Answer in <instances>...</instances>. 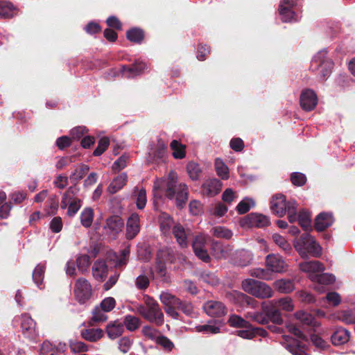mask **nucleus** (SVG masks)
Segmentation results:
<instances>
[{
    "instance_id": "nucleus-1",
    "label": "nucleus",
    "mask_w": 355,
    "mask_h": 355,
    "mask_svg": "<svg viewBox=\"0 0 355 355\" xmlns=\"http://www.w3.org/2000/svg\"><path fill=\"white\" fill-rule=\"evenodd\" d=\"M163 192L170 200L176 196L175 205L178 209H182L188 200V187L184 183L178 182V174L173 171H170L165 178L157 180L154 182V198H162Z\"/></svg>"
},
{
    "instance_id": "nucleus-2",
    "label": "nucleus",
    "mask_w": 355,
    "mask_h": 355,
    "mask_svg": "<svg viewBox=\"0 0 355 355\" xmlns=\"http://www.w3.org/2000/svg\"><path fill=\"white\" fill-rule=\"evenodd\" d=\"M143 300L144 304L137 305V313L156 326H162L164 322V315L158 302L148 295H144Z\"/></svg>"
},
{
    "instance_id": "nucleus-3",
    "label": "nucleus",
    "mask_w": 355,
    "mask_h": 355,
    "mask_svg": "<svg viewBox=\"0 0 355 355\" xmlns=\"http://www.w3.org/2000/svg\"><path fill=\"white\" fill-rule=\"evenodd\" d=\"M261 307V312L249 313L250 317L253 321L261 324H267L269 321L276 324H282L283 323L281 313L272 302L268 303L263 302Z\"/></svg>"
},
{
    "instance_id": "nucleus-4",
    "label": "nucleus",
    "mask_w": 355,
    "mask_h": 355,
    "mask_svg": "<svg viewBox=\"0 0 355 355\" xmlns=\"http://www.w3.org/2000/svg\"><path fill=\"white\" fill-rule=\"evenodd\" d=\"M333 66V62L327 58V52L322 51L313 58L310 69L320 80L324 81L329 77Z\"/></svg>"
},
{
    "instance_id": "nucleus-5",
    "label": "nucleus",
    "mask_w": 355,
    "mask_h": 355,
    "mask_svg": "<svg viewBox=\"0 0 355 355\" xmlns=\"http://www.w3.org/2000/svg\"><path fill=\"white\" fill-rule=\"evenodd\" d=\"M243 290L261 299L269 298L272 295V290L266 283L253 279H246L242 282Z\"/></svg>"
},
{
    "instance_id": "nucleus-6",
    "label": "nucleus",
    "mask_w": 355,
    "mask_h": 355,
    "mask_svg": "<svg viewBox=\"0 0 355 355\" xmlns=\"http://www.w3.org/2000/svg\"><path fill=\"white\" fill-rule=\"evenodd\" d=\"M295 248L301 254L307 252L313 257H318L321 253V247L314 238L307 232L302 234L297 239Z\"/></svg>"
},
{
    "instance_id": "nucleus-7",
    "label": "nucleus",
    "mask_w": 355,
    "mask_h": 355,
    "mask_svg": "<svg viewBox=\"0 0 355 355\" xmlns=\"http://www.w3.org/2000/svg\"><path fill=\"white\" fill-rule=\"evenodd\" d=\"M92 286L85 278H79L75 283L74 295L80 304H85L92 296Z\"/></svg>"
},
{
    "instance_id": "nucleus-8",
    "label": "nucleus",
    "mask_w": 355,
    "mask_h": 355,
    "mask_svg": "<svg viewBox=\"0 0 355 355\" xmlns=\"http://www.w3.org/2000/svg\"><path fill=\"white\" fill-rule=\"evenodd\" d=\"M297 0H282L279 5V14L282 22L296 21V13L293 8L297 6Z\"/></svg>"
},
{
    "instance_id": "nucleus-9",
    "label": "nucleus",
    "mask_w": 355,
    "mask_h": 355,
    "mask_svg": "<svg viewBox=\"0 0 355 355\" xmlns=\"http://www.w3.org/2000/svg\"><path fill=\"white\" fill-rule=\"evenodd\" d=\"M302 109L306 112L313 110L318 105V97L315 92L311 89L302 90L300 97Z\"/></svg>"
},
{
    "instance_id": "nucleus-10",
    "label": "nucleus",
    "mask_w": 355,
    "mask_h": 355,
    "mask_svg": "<svg viewBox=\"0 0 355 355\" xmlns=\"http://www.w3.org/2000/svg\"><path fill=\"white\" fill-rule=\"evenodd\" d=\"M203 309L205 312L211 317L220 318L227 313L225 305L218 301L210 300L207 302L203 306Z\"/></svg>"
},
{
    "instance_id": "nucleus-11",
    "label": "nucleus",
    "mask_w": 355,
    "mask_h": 355,
    "mask_svg": "<svg viewBox=\"0 0 355 355\" xmlns=\"http://www.w3.org/2000/svg\"><path fill=\"white\" fill-rule=\"evenodd\" d=\"M36 323L31 317L27 314L21 316V328L24 337L29 340H34L37 336Z\"/></svg>"
},
{
    "instance_id": "nucleus-12",
    "label": "nucleus",
    "mask_w": 355,
    "mask_h": 355,
    "mask_svg": "<svg viewBox=\"0 0 355 355\" xmlns=\"http://www.w3.org/2000/svg\"><path fill=\"white\" fill-rule=\"evenodd\" d=\"M269 218L261 214L250 213L243 220V225L262 228L270 225Z\"/></svg>"
},
{
    "instance_id": "nucleus-13",
    "label": "nucleus",
    "mask_w": 355,
    "mask_h": 355,
    "mask_svg": "<svg viewBox=\"0 0 355 355\" xmlns=\"http://www.w3.org/2000/svg\"><path fill=\"white\" fill-rule=\"evenodd\" d=\"M140 231V218L138 214L133 213L128 218L126 223L125 237L128 240L133 239Z\"/></svg>"
},
{
    "instance_id": "nucleus-14",
    "label": "nucleus",
    "mask_w": 355,
    "mask_h": 355,
    "mask_svg": "<svg viewBox=\"0 0 355 355\" xmlns=\"http://www.w3.org/2000/svg\"><path fill=\"white\" fill-rule=\"evenodd\" d=\"M270 209L272 213L279 217L286 213V196L283 194H275L270 200Z\"/></svg>"
},
{
    "instance_id": "nucleus-15",
    "label": "nucleus",
    "mask_w": 355,
    "mask_h": 355,
    "mask_svg": "<svg viewBox=\"0 0 355 355\" xmlns=\"http://www.w3.org/2000/svg\"><path fill=\"white\" fill-rule=\"evenodd\" d=\"M266 266L272 272H282L284 271L286 264L280 256L270 254L266 258Z\"/></svg>"
},
{
    "instance_id": "nucleus-16",
    "label": "nucleus",
    "mask_w": 355,
    "mask_h": 355,
    "mask_svg": "<svg viewBox=\"0 0 355 355\" xmlns=\"http://www.w3.org/2000/svg\"><path fill=\"white\" fill-rule=\"evenodd\" d=\"M334 223L332 213L321 212L315 219L314 228L318 232H323Z\"/></svg>"
},
{
    "instance_id": "nucleus-17",
    "label": "nucleus",
    "mask_w": 355,
    "mask_h": 355,
    "mask_svg": "<svg viewBox=\"0 0 355 355\" xmlns=\"http://www.w3.org/2000/svg\"><path fill=\"white\" fill-rule=\"evenodd\" d=\"M222 186V182L218 179L208 180L202 184V193L208 197L215 196L221 191Z\"/></svg>"
},
{
    "instance_id": "nucleus-18",
    "label": "nucleus",
    "mask_w": 355,
    "mask_h": 355,
    "mask_svg": "<svg viewBox=\"0 0 355 355\" xmlns=\"http://www.w3.org/2000/svg\"><path fill=\"white\" fill-rule=\"evenodd\" d=\"M350 337V333L343 327H336L331 336V343L335 346L346 343Z\"/></svg>"
},
{
    "instance_id": "nucleus-19",
    "label": "nucleus",
    "mask_w": 355,
    "mask_h": 355,
    "mask_svg": "<svg viewBox=\"0 0 355 355\" xmlns=\"http://www.w3.org/2000/svg\"><path fill=\"white\" fill-rule=\"evenodd\" d=\"M124 221L117 215L110 216L106 219L105 229L107 228L113 234H118L123 230Z\"/></svg>"
},
{
    "instance_id": "nucleus-20",
    "label": "nucleus",
    "mask_w": 355,
    "mask_h": 355,
    "mask_svg": "<svg viewBox=\"0 0 355 355\" xmlns=\"http://www.w3.org/2000/svg\"><path fill=\"white\" fill-rule=\"evenodd\" d=\"M108 273V267L104 260H97L92 266L93 277L99 282H103Z\"/></svg>"
},
{
    "instance_id": "nucleus-21",
    "label": "nucleus",
    "mask_w": 355,
    "mask_h": 355,
    "mask_svg": "<svg viewBox=\"0 0 355 355\" xmlns=\"http://www.w3.org/2000/svg\"><path fill=\"white\" fill-rule=\"evenodd\" d=\"M300 268L302 271L311 273V275L317 274L322 272L324 267L319 261H305L300 264Z\"/></svg>"
},
{
    "instance_id": "nucleus-22",
    "label": "nucleus",
    "mask_w": 355,
    "mask_h": 355,
    "mask_svg": "<svg viewBox=\"0 0 355 355\" xmlns=\"http://www.w3.org/2000/svg\"><path fill=\"white\" fill-rule=\"evenodd\" d=\"M17 13L14 5L5 0H0V17L4 19L12 18Z\"/></svg>"
},
{
    "instance_id": "nucleus-23",
    "label": "nucleus",
    "mask_w": 355,
    "mask_h": 355,
    "mask_svg": "<svg viewBox=\"0 0 355 355\" xmlns=\"http://www.w3.org/2000/svg\"><path fill=\"white\" fill-rule=\"evenodd\" d=\"M103 334L101 329H83L80 331L81 337L92 343L100 340L103 336Z\"/></svg>"
},
{
    "instance_id": "nucleus-24",
    "label": "nucleus",
    "mask_w": 355,
    "mask_h": 355,
    "mask_svg": "<svg viewBox=\"0 0 355 355\" xmlns=\"http://www.w3.org/2000/svg\"><path fill=\"white\" fill-rule=\"evenodd\" d=\"M296 318L302 325L318 327L320 323L309 313L301 311L295 313Z\"/></svg>"
},
{
    "instance_id": "nucleus-25",
    "label": "nucleus",
    "mask_w": 355,
    "mask_h": 355,
    "mask_svg": "<svg viewBox=\"0 0 355 355\" xmlns=\"http://www.w3.org/2000/svg\"><path fill=\"white\" fill-rule=\"evenodd\" d=\"M123 324L118 321L111 322L106 327V333L110 339H115L123 333Z\"/></svg>"
},
{
    "instance_id": "nucleus-26",
    "label": "nucleus",
    "mask_w": 355,
    "mask_h": 355,
    "mask_svg": "<svg viewBox=\"0 0 355 355\" xmlns=\"http://www.w3.org/2000/svg\"><path fill=\"white\" fill-rule=\"evenodd\" d=\"M146 64L143 62H136L130 66H123V71L128 73V77H134L143 73L146 69Z\"/></svg>"
},
{
    "instance_id": "nucleus-27",
    "label": "nucleus",
    "mask_w": 355,
    "mask_h": 355,
    "mask_svg": "<svg viewBox=\"0 0 355 355\" xmlns=\"http://www.w3.org/2000/svg\"><path fill=\"white\" fill-rule=\"evenodd\" d=\"M125 35L130 42L135 44H141L145 37V32L140 28L134 27L127 31Z\"/></svg>"
},
{
    "instance_id": "nucleus-28",
    "label": "nucleus",
    "mask_w": 355,
    "mask_h": 355,
    "mask_svg": "<svg viewBox=\"0 0 355 355\" xmlns=\"http://www.w3.org/2000/svg\"><path fill=\"white\" fill-rule=\"evenodd\" d=\"M45 270V265L39 263L36 266L33 272V280L37 286L40 289L44 287L43 281L44 278Z\"/></svg>"
},
{
    "instance_id": "nucleus-29",
    "label": "nucleus",
    "mask_w": 355,
    "mask_h": 355,
    "mask_svg": "<svg viewBox=\"0 0 355 355\" xmlns=\"http://www.w3.org/2000/svg\"><path fill=\"white\" fill-rule=\"evenodd\" d=\"M173 234L182 248L187 246V234L181 225H176L173 227Z\"/></svg>"
},
{
    "instance_id": "nucleus-30",
    "label": "nucleus",
    "mask_w": 355,
    "mask_h": 355,
    "mask_svg": "<svg viewBox=\"0 0 355 355\" xmlns=\"http://www.w3.org/2000/svg\"><path fill=\"white\" fill-rule=\"evenodd\" d=\"M172 155L175 159H182L186 157V146L173 139L170 144Z\"/></svg>"
},
{
    "instance_id": "nucleus-31",
    "label": "nucleus",
    "mask_w": 355,
    "mask_h": 355,
    "mask_svg": "<svg viewBox=\"0 0 355 355\" xmlns=\"http://www.w3.org/2000/svg\"><path fill=\"white\" fill-rule=\"evenodd\" d=\"M128 176L126 173H123L115 178L108 187L110 193H115L119 190L121 189L124 185L126 184Z\"/></svg>"
},
{
    "instance_id": "nucleus-32",
    "label": "nucleus",
    "mask_w": 355,
    "mask_h": 355,
    "mask_svg": "<svg viewBox=\"0 0 355 355\" xmlns=\"http://www.w3.org/2000/svg\"><path fill=\"white\" fill-rule=\"evenodd\" d=\"M275 288L284 293H289L294 290V282L289 279H281L275 282Z\"/></svg>"
},
{
    "instance_id": "nucleus-33",
    "label": "nucleus",
    "mask_w": 355,
    "mask_h": 355,
    "mask_svg": "<svg viewBox=\"0 0 355 355\" xmlns=\"http://www.w3.org/2000/svg\"><path fill=\"white\" fill-rule=\"evenodd\" d=\"M309 278L311 281L322 285L331 284L336 280L334 275L329 273L313 274L311 275Z\"/></svg>"
},
{
    "instance_id": "nucleus-34",
    "label": "nucleus",
    "mask_w": 355,
    "mask_h": 355,
    "mask_svg": "<svg viewBox=\"0 0 355 355\" xmlns=\"http://www.w3.org/2000/svg\"><path fill=\"white\" fill-rule=\"evenodd\" d=\"M89 171V166L86 164H81L79 167L76 168L71 173L69 178L71 182L74 184H78V182L83 178V177Z\"/></svg>"
},
{
    "instance_id": "nucleus-35",
    "label": "nucleus",
    "mask_w": 355,
    "mask_h": 355,
    "mask_svg": "<svg viewBox=\"0 0 355 355\" xmlns=\"http://www.w3.org/2000/svg\"><path fill=\"white\" fill-rule=\"evenodd\" d=\"M168 250H160L157 253L156 269L160 275H164L166 272V259L164 257L168 255Z\"/></svg>"
},
{
    "instance_id": "nucleus-36",
    "label": "nucleus",
    "mask_w": 355,
    "mask_h": 355,
    "mask_svg": "<svg viewBox=\"0 0 355 355\" xmlns=\"http://www.w3.org/2000/svg\"><path fill=\"white\" fill-rule=\"evenodd\" d=\"M141 322V320L139 318L132 315H127L125 316L122 324H123V327H125L128 331H135L139 329Z\"/></svg>"
},
{
    "instance_id": "nucleus-37",
    "label": "nucleus",
    "mask_w": 355,
    "mask_h": 355,
    "mask_svg": "<svg viewBox=\"0 0 355 355\" xmlns=\"http://www.w3.org/2000/svg\"><path fill=\"white\" fill-rule=\"evenodd\" d=\"M285 347L293 355H306L301 343L295 339H291L286 343Z\"/></svg>"
},
{
    "instance_id": "nucleus-38",
    "label": "nucleus",
    "mask_w": 355,
    "mask_h": 355,
    "mask_svg": "<svg viewBox=\"0 0 355 355\" xmlns=\"http://www.w3.org/2000/svg\"><path fill=\"white\" fill-rule=\"evenodd\" d=\"M230 327L235 328H248L251 327V324L236 314L231 315L227 320Z\"/></svg>"
},
{
    "instance_id": "nucleus-39",
    "label": "nucleus",
    "mask_w": 355,
    "mask_h": 355,
    "mask_svg": "<svg viewBox=\"0 0 355 355\" xmlns=\"http://www.w3.org/2000/svg\"><path fill=\"white\" fill-rule=\"evenodd\" d=\"M298 223L304 230L309 231L312 230L311 225V214L309 211L305 210L300 211L298 214Z\"/></svg>"
},
{
    "instance_id": "nucleus-40",
    "label": "nucleus",
    "mask_w": 355,
    "mask_h": 355,
    "mask_svg": "<svg viewBox=\"0 0 355 355\" xmlns=\"http://www.w3.org/2000/svg\"><path fill=\"white\" fill-rule=\"evenodd\" d=\"M94 219V210L90 207L85 208L80 214V223L86 228L92 226Z\"/></svg>"
},
{
    "instance_id": "nucleus-41",
    "label": "nucleus",
    "mask_w": 355,
    "mask_h": 355,
    "mask_svg": "<svg viewBox=\"0 0 355 355\" xmlns=\"http://www.w3.org/2000/svg\"><path fill=\"white\" fill-rule=\"evenodd\" d=\"M215 169L217 175L223 180H227L229 178V168L220 158L215 159Z\"/></svg>"
},
{
    "instance_id": "nucleus-42",
    "label": "nucleus",
    "mask_w": 355,
    "mask_h": 355,
    "mask_svg": "<svg viewBox=\"0 0 355 355\" xmlns=\"http://www.w3.org/2000/svg\"><path fill=\"white\" fill-rule=\"evenodd\" d=\"M187 171L188 175L192 180H197L199 179L202 171L198 164L194 162H190L187 166Z\"/></svg>"
},
{
    "instance_id": "nucleus-43",
    "label": "nucleus",
    "mask_w": 355,
    "mask_h": 355,
    "mask_svg": "<svg viewBox=\"0 0 355 355\" xmlns=\"http://www.w3.org/2000/svg\"><path fill=\"white\" fill-rule=\"evenodd\" d=\"M211 232L217 238L230 239L233 236L231 230L222 226L214 227L211 229Z\"/></svg>"
},
{
    "instance_id": "nucleus-44",
    "label": "nucleus",
    "mask_w": 355,
    "mask_h": 355,
    "mask_svg": "<svg viewBox=\"0 0 355 355\" xmlns=\"http://www.w3.org/2000/svg\"><path fill=\"white\" fill-rule=\"evenodd\" d=\"M69 346L71 352L76 354L80 352H86L88 351V346L82 341L70 340Z\"/></svg>"
},
{
    "instance_id": "nucleus-45",
    "label": "nucleus",
    "mask_w": 355,
    "mask_h": 355,
    "mask_svg": "<svg viewBox=\"0 0 355 355\" xmlns=\"http://www.w3.org/2000/svg\"><path fill=\"white\" fill-rule=\"evenodd\" d=\"M159 299L165 307H167L171 306H175L177 302H178L179 298L168 293H162L159 296Z\"/></svg>"
},
{
    "instance_id": "nucleus-46",
    "label": "nucleus",
    "mask_w": 355,
    "mask_h": 355,
    "mask_svg": "<svg viewBox=\"0 0 355 355\" xmlns=\"http://www.w3.org/2000/svg\"><path fill=\"white\" fill-rule=\"evenodd\" d=\"M159 299L165 307H167L171 306H175L177 302H178L179 298L168 293H162L159 296Z\"/></svg>"
},
{
    "instance_id": "nucleus-47",
    "label": "nucleus",
    "mask_w": 355,
    "mask_h": 355,
    "mask_svg": "<svg viewBox=\"0 0 355 355\" xmlns=\"http://www.w3.org/2000/svg\"><path fill=\"white\" fill-rule=\"evenodd\" d=\"M110 146V139L108 137H104L99 139L98 146L93 152V155L98 157L101 155Z\"/></svg>"
},
{
    "instance_id": "nucleus-48",
    "label": "nucleus",
    "mask_w": 355,
    "mask_h": 355,
    "mask_svg": "<svg viewBox=\"0 0 355 355\" xmlns=\"http://www.w3.org/2000/svg\"><path fill=\"white\" fill-rule=\"evenodd\" d=\"M175 306L187 315H191L193 313V306L190 302L183 301L179 298Z\"/></svg>"
},
{
    "instance_id": "nucleus-49",
    "label": "nucleus",
    "mask_w": 355,
    "mask_h": 355,
    "mask_svg": "<svg viewBox=\"0 0 355 355\" xmlns=\"http://www.w3.org/2000/svg\"><path fill=\"white\" fill-rule=\"evenodd\" d=\"M272 239L273 242L282 250L285 251H290L291 250L290 244L282 235L279 234H274L272 236Z\"/></svg>"
},
{
    "instance_id": "nucleus-50",
    "label": "nucleus",
    "mask_w": 355,
    "mask_h": 355,
    "mask_svg": "<svg viewBox=\"0 0 355 355\" xmlns=\"http://www.w3.org/2000/svg\"><path fill=\"white\" fill-rule=\"evenodd\" d=\"M81 207V200L79 198H74L69 200V207L67 214L69 216H73Z\"/></svg>"
},
{
    "instance_id": "nucleus-51",
    "label": "nucleus",
    "mask_w": 355,
    "mask_h": 355,
    "mask_svg": "<svg viewBox=\"0 0 355 355\" xmlns=\"http://www.w3.org/2000/svg\"><path fill=\"white\" fill-rule=\"evenodd\" d=\"M291 181L296 187H302L306 182V177L300 172H294L291 175Z\"/></svg>"
},
{
    "instance_id": "nucleus-52",
    "label": "nucleus",
    "mask_w": 355,
    "mask_h": 355,
    "mask_svg": "<svg viewBox=\"0 0 355 355\" xmlns=\"http://www.w3.org/2000/svg\"><path fill=\"white\" fill-rule=\"evenodd\" d=\"M91 263L89 256L87 254L80 255L76 259L77 267L79 270L85 271Z\"/></svg>"
},
{
    "instance_id": "nucleus-53",
    "label": "nucleus",
    "mask_w": 355,
    "mask_h": 355,
    "mask_svg": "<svg viewBox=\"0 0 355 355\" xmlns=\"http://www.w3.org/2000/svg\"><path fill=\"white\" fill-rule=\"evenodd\" d=\"M105 311H103L101 308L96 307L92 312V320L94 322H103L107 320V316L105 313Z\"/></svg>"
},
{
    "instance_id": "nucleus-54",
    "label": "nucleus",
    "mask_w": 355,
    "mask_h": 355,
    "mask_svg": "<svg viewBox=\"0 0 355 355\" xmlns=\"http://www.w3.org/2000/svg\"><path fill=\"white\" fill-rule=\"evenodd\" d=\"M192 248L194 252L206 249L205 238L202 236H196L193 241Z\"/></svg>"
},
{
    "instance_id": "nucleus-55",
    "label": "nucleus",
    "mask_w": 355,
    "mask_h": 355,
    "mask_svg": "<svg viewBox=\"0 0 355 355\" xmlns=\"http://www.w3.org/2000/svg\"><path fill=\"white\" fill-rule=\"evenodd\" d=\"M156 343L161 345L165 350L171 351L174 347L172 341L166 336H160L156 338Z\"/></svg>"
},
{
    "instance_id": "nucleus-56",
    "label": "nucleus",
    "mask_w": 355,
    "mask_h": 355,
    "mask_svg": "<svg viewBox=\"0 0 355 355\" xmlns=\"http://www.w3.org/2000/svg\"><path fill=\"white\" fill-rule=\"evenodd\" d=\"M146 191L144 189H141L137 194L136 205L138 209H143L146 205Z\"/></svg>"
},
{
    "instance_id": "nucleus-57",
    "label": "nucleus",
    "mask_w": 355,
    "mask_h": 355,
    "mask_svg": "<svg viewBox=\"0 0 355 355\" xmlns=\"http://www.w3.org/2000/svg\"><path fill=\"white\" fill-rule=\"evenodd\" d=\"M141 332L143 335L146 338L150 340H156V338H157V335L158 334L159 331L151 326L146 325L143 327Z\"/></svg>"
},
{
    "instance_id": "nucleus-58",
    "label": "nucleus",
    "mask_w": 355,
    "mask_h": 355,
    "mask_svg": "<svg viewBox=\"0 0 355 355\" xmlns=\"http://www.w3.org/2000/svg\"><path fill=\"white\" fill-rule=\"evenodd\" d=\"M196 329L198 332H203L205 334H217L220 331L219 327L210 324L198 325L196 327Z\"/></svg>"
},
{
    "instance_id": "nucleus-59",
    "label": "nucleus",
    "mask_w": 355,
    "mask_h": 355,
    "mask_svg": "<svg viewBox=\"0 0 355 355\" xmlns=\"http://www.w3.org/2000/svg\"><path fill=\"white\" fill-rule=\"evenodd\" d=\"M311 341L317 348L320 349H324L329 347L327 342L316 334L311 336Z\"/></svg>"
},
{
    "instance_id": "nucleus-60",
    "label": "nucleus",
    "mask_w": 355,
    "mask_h": 355,
    "mask_svg": "<svg viewBox=\"0 0 355 355\" xmlns=\"http://www.w3.org/2000/svg\"><path fill=\"white\" fill-rule=\"evenodd\" d=\"M132 341L128 337H127V336L122 337L119 340V350L122 353L125 354L130 350V349L132 346Z\"/></svg>"
},
{
    "instance_id": "nucleus-61",
    "label": "nucleus",
    "mask_w": 355,
    "mask_h": 355,
    "mask_svg": "<svg viewBox=\"0 0 355 355\" xmlns=\"http://www.w3.org/2000/svg\"><path fill=\"white\" fill-rule=\"evenodd\" d=\"M274 304L277 306L278 309L279 308H281L286 311H291L293 309V306L292 304L291 300L288 297L279 299L277 302V304L276 303Z\"/></svg>"
},
{
    "instance_id": "nucleus-62",
    "label": "nucleus",
    "mask_w": 355,
    "mask_h": 355,
    "mask_svg": "<svg viewBox=\"0 0 355 355\" xmlns=\"http://www.w3.org/2000/svg\"><path fill=\"white\" fill-rule=\"evenodd\" d=\"M116 305L114 298L112 297L105 298L101 303V308L103 311L109 312L112 311Z\"/></svg>"
},
{
    "instance_id": "nucleus-63",
    "label": "nucleus",
    "mask_w": 355,
    "mask_h": 355,
    "mask_svg": "<svg viewBox=\"0 0 355 355\" xmlns=\"http://www.w3.org/2000/svg\"><path fill=\"white\" fill-rule=\"evenodd\" d=\"M300 301L306 304H312L315 302L314 295L307 291H302L297 293Z\"/></svg>"
},
{
    "instance_id": "nucleus-64",
    "label": "nucleus",
    "mask_w": 355,
    "mask_h": 355,
    "mask_svg": "<svg viewBox=\"0 0 355 355\" xmlns=\"http://www.w3.org/2000/svg\"><path fill=\"white\" fill-rule=\"evenodd\" d=\"M150 284L149 279L146 275H139L137 277L135 285L139 290H146Z\"/></svg>"
}]
</instances>
